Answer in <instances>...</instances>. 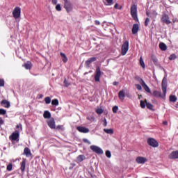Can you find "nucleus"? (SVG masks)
I'll use <instances>...</instances> for the list:
<instances>
[{"mask_svg":"<svg viewBox=\"0 0 178 178\" xmlns=\"http://www.w3.org/2000/svg\"><path fill=\"white\" fill-rule=\"evenodd\" d=\"M131 15L135 22H138V17L137 16V6L134 4L131 7Z\"/></svg>","mask_w":178,"mask_h":178,"instance_id":"nucleus-1","label":"nucleus"},{"mask_svg":"<svg viewBox=\"0 0 178 178\" xmlns=\"http://www.w3.org/2000/svg\"><path fill=\"white\" fill-rule=\"evenodd\" d=\"M147 144H149L150 147H153V148H157V147H159L158 141L152 138L147 139Z\"/></svg>","mask_w":178,"mask_h":178,"instance_id":"nucleus-2","label":"nucleus"},{"mask_svg":"<svg viewBox=\"0 0 178 178\" xmlns=\"http://www.w3.org/2000/svg\"><path fill=\"white\" fill-rule=\"evenodd\" d=\"M90 149H92L93 152H95V154H98V155H102L104 154V150H102L101 147L96 145L90 146Z\"/></svg>","mask_w":178,"mask_h":178,"instance_id":"nucleus-3","label":"nucleus"},{"mask_svg":"<svg viewBox=\"0 0 178 178\" xmlns=\"http://www.w3.org/2000/svg\"><path fill=\"white\" fill-rule=\"evenodd\" d=\"M128 51H129V41L126 40L122 46V51H121L122 55V56L126 55Z\"/></svg>","mask_w":178,"mask_h":178,"instance_id":"nucleus-4","label":"nucleus"},{"mask_svg":"<svg viewBox=\"0 0 178 178\" xmlns=\"http://www.w3.org/2000/svg\"><path fill=\"white\" fill-rule=\"evenodd\" d=\"M64 8L67 12V13H69V12H72V10H73V6H72V3H70L67 0H64Z\"/></svg>","mask_w":178,"mask_h":178,"instance_id":"nucleus-5","label":"nucleus"},{"mask_svg":"<svg viewBox=\"0 0 178 178\" xmlns=\"http://www.w3.org/2000/svg\"><path fill=\"white\" fill-rule=\"evenodd\" d=\"M22 12V9L20 7H15V9L13 11V16L15 19H19L20 17V13Z\"/></svg>","mask_w":178,"mask_h":178,"instance_id":"nucleus-6","label":"nucleus"},{"mask_svg":"<svg viewBox=\"0 0 178 178\" xmlns=\"http://www.w3.org/2000/svg\"><path fill=\"white\" fill-rule=\"evenodd\" d=\"M20 138V134L17 131L13 132L12 135L9 136L10 140L11 141H19V138Z\"/></svg>","mask_w":178,"mask_h":178,"instance_id":"nucleus-7","label":"nucleus"},{"mask_svg":"<svg viewBox=\"0 0 178 178\" xmlns=\"http://www.w3.org/2000/svg\"><path fill=\"white\" fill-rule=\"evenodd\" d=\"M100 79H101V68H99V67H97L96 68V72L95 74V81H96V83H99Z\"/></svg>","mask_w":178,"mask_h":178,"instance_id":"nucleus-8","label":"nucleus"},{"mask_svg":"<svg viewBox=\"0 0 178 178\" xmlns=\"http://www.w3.org/2000/svg\"><path fill=\"white\" fill-rule=\"evenodd\" d=\"M166 88H168V79L164 77L162 80V91L163 94H166Z\"/></svg>","mask_w":178,"mask_h":178,"instance_id":"nucleus-9","label":"nucleus"},{"mask_svg":"<svg viewBox=\"0 0 178 178\" xmlns=\"http://www.w3.org/2000/svg\"><path fill=\"white\" fill-rule=\"evenodd\" d=\"M136 161L137 162V163L144 165V163H145V162H148V159L145 157L138 156L136 159Z\"/></svg>","mask_w":178,"mask_h":178,"instance_id":"nucleus-10","label":"nucleus"},{"mask_svg":"<svg viewBox=\"0 0 178 178\" xmlns=\"http://www.w3.org/2000/svg\"><path fill=\"white\" fill-rule=\"evenodd\" d=\"M153 95L154 97H155L156 98H162L163 99H165V98H166V94H164L162 95V94L161 93V92L158 91V90H154L153 92Z\"/></svg>","mask_w":178,"mask_h":178,"instance_id":"nucleus-11","label":"nucleus"},{"mask_svg":"<svg viewBox=\"0 0 178 178\" xmlns=\"http://www.w3.org/2000/svg\"><path fill=\"white\" fill-rule=\"evenodd\" d=\"M161 22H163V23H165V24H170V23H172L170 22V19H169V15L166 14H163L161 17Z\"/></svg>","mask_w":178,"mask_h":178,"instance_id":"nucleus-12","label":"nucleus"},{"mask_svg":"<svg viewBox=\"0 0 178 178\" xmlns=\"http://www.w3.org/2000/svg\"><path fill=\"white\" fill-rule=\"evenodd\" d=\"M140 84L142 87H143L146 92H149V94H151V89H149V87H148V86L145 84L144 80L141 79Z\"/></svg>","mask_w":178,"mask_h":178,"instance_id":"nucleus-13","label":"nucleus"},{"mask_svg":"<svg viewBox=\"0 0 178 178\" xmlns=\"http://www.w3.org/2000/svg\"><path fill=\"white\" fill-rule=\"evenodd\" d=\"M168 158L170 159H178V150L171 152L168 156Z\"/></svg>","mask_w":178,"mask_h":178,"instance_id":"nucleus-14","label":"nucleus"},{"mask_svg":"<svg viewBox=\"0 0 178 178\" xmlns=\"http://www.w3.org/2000/svg\"><path fill=\"white\" fill-rule=\"evenodd\" d=\"M47 124L50 127V129H55L56 126L55 125V120L54 118H51L47 121Z\"/></svg>","mask_w":178,"mask_h":178,"instance_id":"nucleus-15","label":"nucleus"},{"mask_svg":"<svg viewBox=\"0 0 178 178\" xmlns=\"http://www.w3.org/2000/svg\"><path fill=\"white\" fill-rule=\"evenodd\" d=\"M76 129L80 133H88V131H90V129L88 128L84 127H77Z\"/></svg>","mask_w":178,"mask_h":178,"instance_id":"nucleus-16","label":"nucleus"},{"mask_svg":"<svg viewBox=\"0 0 178 178\" xmlns=\"http://www.w3.org/2000/svg\"><path fill=\"white\" fill-rule=\"evenodd\" d=\"M124 97H126L124 90H120L118 93V98H120V101H124Z\"/></svg>","mask_w":178,"mask_h":178,"instance_id":"nucleus-17","label":"nucleus"},{"mask_svg":"<svg viewBox=\"0 0 178 178\" xmlns=\"http://www.w3.org/2000/svg\"><path fill=\"white\" fill-rule=\"evenodd\" d=\"M138 24H134L132 28V33L137 34V33H138Z\"/></svg>","mask_w":178,"mask_h":178,"instance_id":"nucleus-18","label":"nucleus"},{"mask_svg":"<svg viewBox=\"0 0 178 178\" xmlns=\"http://www.w3.org/2000/svg\"><path fill=\"white\" fill-rule=\"evenodd\" d=\"M1 104L4 108H10V102L7 100L1 101Z\"/></svg>","mask_w":178,"mask_h":178,"instance_id":"nucleus-19","label":"nucleus"},{"mask_svg":"<svg viewBox=\"0 0 178 178\" xmlns=\"http://www.w3.org/2000/svg\"><path fill=\"white\" fill-rule=\"evenodd\" d=\"M24 155H26V156H27V158H29V156H31V151L28 147H26L24 149Z\"/></svg>","mask_w":178,"mask_h":178,"instance_id":"nucleus-20","label":"nucleus"},{"mask_svg":"<svg viewBox=\"0 0 178 178\" xmlns=\"http://www.w3.org/2000/svg\"><path fill=\"white\" fill-rule=\"evenodd\" d=\"M25 169H26V159H23L22 161L21 162L20 170L22 172H24Z\"/></svg>","mask_w":178,"mask_h":178,"instance_id":"nucleus-21","label":"nucleus"},{"mask_svg":"<svg viewBox=\"0 0 178 178\" xmlns=\"http://www.w3.org/2000/svg\"><path fill=\"white\" fill-rule=\"evenodd\" d=\"M23 66L27 70H30V69H31L33 65L31 64V62L28 61V62L25 63Z\"/></svg>","mask_w":178,"mask_h":178,"instance_id":"nucleus-22","label":"nucleus"},{"mask_svg":"<svg viewBox=\"0 0 178 178\" xmlns=\"http://www.w3.org/2000/svg\"><path fill=\"white\" fill-rule=\"evenodd\" d=\"M86 159V156L84 155H79L76 158V162L80 163V162H83Z\"/></svg>","mask_w":178,"mask_h":178,"instance_id":"nucleus-23","label":"nucleus"},{"mask_svg":"<svg viewBox=\"0 0 178 178\" xmlns=\"http://www.w3.org/2000/svg\"><path fill=\"white\" fill-rule=\"evenodd\" d=\"M43 117L44 119H49L51 118V113L48 111L44 112Z\"/></svg>","mask_w":178,"mask_h":178,"instance_id":"nucleus-24","label":"nucleus"},{"mask_svg":"<svg viewBox=\"0 0 178 178\" xmlns=\"http://www.w3.org/2000/svg\"><path fill=\"white\" fill-rule=\"evenodd\" d=\"M159 48L160 49H161V51H166V49H168V47H166V44L163 42H161L159 44Z\"/></svg>","mask_w":178,"mask_h":178,"instance_id":"nucleus-25","label":"nucleus"},{"mask_svg":"<svg viewBox=\"0 0 178 178\" xmlns=\"http://www.w3.org/2000/svg\"><path fill=\"white\" fill-rule=\"evenodd\" d=\"M104 133H106V134H113V129H104Z\"/></svg>","mask_w":178,"mask_h":178,"instance_id":"nucleus-26","label":"nucleus"},{"mask_svg":"<svg viewBox=\"0 0 178 178\" xmlns=\"http://www.w3.org/2000/svg\"><path fill=\"white\" fill-rule=\"evenodd\" d=\"M170 102H176L177 101V97L175 95H170Z\"/></svg>","mask_w":178,"mask_h":178,"instance_id":"nucleus-27","label":"nucleus"},{"mask_svg":"<svg viewBox=\"0 0 178 178\" xmlns=\"http://www.w3.org/2000/svg\"><path fill=\"white\" fill-rule=\"evenodd\" d=\"M60 56L63 58V63H66V62H67V57H66V55L63 53H60Z\"/></svg>","mask_w":178,"mask_h":178,"instance_id":"nucleus-28","label":"nucleus"},{"mask_svg":"<svg viewBox=\"0 0 178 178\" xmlns=\"http://www.w3.org/2000/svg\"><path fill=\"white\" fill-rule=\"evenodd\" d=\"M51 104L54 106H58L59 105V101L57 99H54L51 101Z\"/></svg>","mask_w":178,"mask_h":178,"instance_id":"nucleus-29","label":"nucleus"},{"mask_svg":"<svg viewBox=\"0 0 178 178\" xmlns=\"http://www.w3.org/2000/svg\"><path fill=\"white\" fill-rule=\"evenodd\" d=\"M145 104L147 109H152L154 108V106L151 103H148L147 99H145Z\"/></svg>","mask_w":178,"mask_h":178,"instance_id":"nucleus-30","label":"nucleus"},{"mask_svg":"<svg viewBox=\"0 0 178 178\" xmlns=\"http://www.w3.org/2000/svg\"><path fill=\"white\" fill-rule=\"evenodd\" d=\"M140 65L142 66L143 69H145V63H144V60H143V57L140 58Z\"/></svg>","mask_w":178,"mask_h":178,"instance_id":"nucleus-31","label":"nucleus"},{"mask_svg":"<svg viewBox=\"0 0 178 178\" xmlns=\"http://www.w3.org/2000/svg\"><path fill=\"white\" fill-rule=\"evenodd\" d=\"M177 58V56H176V54H171L169 56V60H175V59H176Z\"/></svg>","mask_w":178,"mask_h":178,"instance_id":"nucleus-32","label":"nucleus"},{"mask_svg":"<svg viewBox=\"0 0 178 178\" xmlns=\"http://www.w3.org/2000/svg\"><path fill=\"white\" fill-rule=\"evenodd\" d=\"M118 111H119V107L118 106H115L113 107V113H118Z\"/></svg>","mask_w":178,"mask_h":178,"instance_id":"nucleus-33","label":"nucleus"},{"mask_svg":"<svg viewBox=\"0 0 178 178\" xmlns=\"http://www.w3.org/2000/svg\"><path fill=\"white\" fill-rule=\"evenodd\" d=\"M157 15H158V13H156V11L154 10L152 12L151 17H153V19H155V17H156Z\"/></svg>","mask_w":178,"mask_h":178,"instance_id":"nucleus-34","label":"nucleus"},{"mask_svg":"<svg viewBox=\"0 0 178 178\" xmlns=\"http://www.w3.org/2000/svg\"><path fill=\"white\" fill-rule=\"evenodd\" d=\"M44 102H46V104H51V97H45Z\"/></svg>","mask_w":178,"mask_h":178,"instance_id":"nucleus-35","label":"nucleus"},{"mask_svg":"<svg viewBox=\"0 0 178 178\" xmlns=\"http://www.w3.org/2000/svg\"><path fill=\"white\" fill-rule=\"evenodd\" d=\"M145 102L144 101H143V100H141L140 101V107L143 108V109H144L145 108Z\"/></svg>","mask_w":178,"mask_h":178,"instance_id":"nucleus-36","label":"nucleus"},{"mask_svg":"<svg viewBox=\"0 0 178 178\" xmlns=\"http://www.w3.org/2000/svg\"><path fill=\"white\" fill-rule=\"evenodd\" d=\"M106 156H107V158H111L112 154L111 153V151H106Z\"/></svg>","mask_w":178,"mask_h":178,"instance_id":"nucleus-37","label":"nucleus"},{"mask_svg":"<svg viewBox=\"0 0 178 178\" xmlns=\"http://www.w3.org/2000/svg\"><path fill=\"white\" fill-rule=\"evenodd\" d=\"M96 112L98 115H102V113H104V110L102 108H97Z\"/></svg>","mask_w":178,"mask_h":178,"instance_id":"nucleus-38","label":"nucleus"},{"mask_svg":"<svg viewBox=\"0 0 178 178\" xmlns=\"http://www.w3.org/2000/svg\"><path fill=\"white\" fill-rule=\"evenodd\" d=\"M56 10H58V12H60L62 10V8L60 7V4H57L56 6Z\"/></svg>","mask_w":178,"mask_h":178,"instance_id":"nucleus-39","label":"nucleus"},{"mask_svg":"<svg viewBox=\"0 0 178 178\" xmlns=\"http://www.w3.org/2000/svg\"><path fill=\"white\" fill-rule=\"evenodd\" d=\"M0 115H6V111L3 108H0Z\"/></svg>","mask_w":178,"mask_h":178,"instance_id":"nucleus-40","label":"nucleus"},{"mask_svg":"<svg viewBox=\"0 0 178 178\" xmlns=\"http://www.w3.org/2000/svg\"><path fill=\"white\" fill-rule=\"evenodd\" d=\"M152 60L154 63H156V62H158V59L156 58V57H155L154 56H152Z\"/></svg>","mask_w":178,"mask_h":178,"instance_id":"nucleus-41","label":"nucleus"},{"mask_svg":"<svg viewBox=\"0 0 178 178\" xmlns=\"http://www.w3.org/2000/svg\"><path fill=\"white\" fill-rule=\"evenodd\" d=\"M103 122H104L103 126L104 127H106L108 126V122L106 121V118H104Z\"/></svg>","mask_w":178,"mask_h":178,"instance_id":"nucleus-42","label":"nucleus"},{"mask_svg":"<svg viewBox=\"0 0 178 178\" xmlns=\"http://www.w3.org/2000/svg\"><path fill=\"white\" fill-rule=\"evenodd\" d=\"M136 87L139 91H141V90H143V87H141L140 84H136Z\"/></svg>","mask_w":178,"mask_h":178,"instance_id":"nucleus-43","label":"nucleus"},{"mask_svg":"<svg viewBox=\"0 0 178 178\" xmlns=\"http://www.w3.org/2000/svg\"><path fill=\"white\" fill-rule=\"evenodd\" d=\"M5 86V81L3 79H0V87H3Z\"/></svg>","mask_w":178,"mask_h":178,"instance_id":"nucleus-44","label":"nucleus"},{"mask_svg":"<svg viewBox=\"0 0 178 178\" xmlns=\"http://www.w3.org/2000/svg\"><path fill=\"white\" fill-rule=\"evenodd\" d=\"M12 168H13L12 164H9V165L7 166V170H8L9 172H10V170H12Z\"/></svg>","mask_w":178,"mask_h":178,"instance_id":"nucleus-45","label":"nucleus"},{"mask_svg":"<svg viewBox=\"0 0 178 178\" xmlns=\"http://www.w3.org/2000/svg\"><path fill=\"white\" fill-rule=\"evenodd\" d=\"M149 23V18H146L145 21V26H148Z\"/></svg>","mask_w":178,"mask_h":178,"instance_id":"nucleus-46","label":"nucleus"},{"mask_svg":"<svg viewBox=\"0 0 178 178\" xmlns=\"http://www.w3.org/2000/svg\"><path fill=\"white\" fill-rule=\"evenodd\" d=\"M95 60H97V58L95 57H92L90 59V62H95Z\"/></svg>","mask_w":178,"mask_h":178,"instance_id":"nucleus-47","label":"nucleus"},{"mask_svg":"<svg viewBox=\"0 0 178 178\" xmlns=\"http://www.w3.org/2000/svg\"><path fill=\"white\" fill-rule=\"evenodd\" d=\"M64 84L65 87H69V83H67V81H66V79L64 80Z\"/></svg>","mask_w":178,"mask_h":178,"instance_id":"nucleus-48","label":"nucleus"},{"mask_svg":"<svg viewBox=\"0 0 178 178\" xmlns=\"http://www.w3.org/2000/svg\"><path fill=\"white\" fill-rule=\"evenodd\" d=\"M107 3H108L109 5H112V3L113 2V0H106Z\"/></svg>","mask_w":178,"mask_h":178,"instance_id":"nucleus-49","label":"nucleus"},{"mask_svg":"<svg viewBox=\"0 0 178 178\" xmlns=\"http://www.w3.org/2000/svg\"><path fill=\"white\" fill-rule=\"evenodd\" d=\"M95 24H96L97 26H99L101 24V22H99V21H98V20H95Z\"/></svg>","mask_w":178,"mask_h":178,"instance_id":"nucleus-50","label":"nucleus"},{"mask_svg":"<svg viewBox=\"0 0 178 178\" xmlns=\"http://www.w3.org/2000/svg\"><path fill=\"white\" fill-rule=\"evenodd\" d=\"M86 66L87 67H89V66H90V60H88L86 62Z\"/></svg>","mask_w":178,"mask_h":178,"instance_id":"nucleus-51","label":"nucleus"},{"mask_svg":"<svg viewBox=\"0 0 178 178\" xmlns=\"http://www.w3.org/2000/svg\"><path fill=\"white\" fill-rule=\"evenodd\" d=\"M53 5H56L58 3V0H51Z\"/></svg>","mask_w":178,"mask_h":178,"instance_id":"nucleus-52","label":"nucleus"},{"mask_svg":"<svg viewBox=\"0 0 178 178\" xmlns=\"http://www.w3.org/2000/svg\"><path fill=\"white\" fill-rule=\"evenodd\" d=\"M0 124H3V120L2 118H0Z\"/></svg>","mask_w":178,"mask_h":178,"instance_id":"nucleus-53","label":"nucleus"},{"mask_svg":"<svg viewBox=\"0 0 178 178\" xmlns=\"http://www.w3.org/2000/svg\"><path fill=\"white\" fill-rule=\"evenodd\" d=\"M113 84L114 86H118V85H119V82L115 81V82L113 83Z\"/></svg>","mask_w":178,"mask_h":178,"instance_id":"nucleus-54","label":"nucleus"},{"mask_svg":"<svg viewBox=\"0 0 178 178\" xmlns=\"http://www.w3.org/2000/svg\"><path fill=\"white\" fill-rule=\"evenodd\" d=\"M163 124H164V126H167L168 125V121H163Z\"/></svg>","mask_w":178,"mask_h":178,"instance_id":"nucleus-55","label":"nucleus"},{"mask_svg":"<svg viewBox=\"0 0 178 178\" xmlns=\"http://www.w3.org/2000/svg\"><path fill=\"white\" fill-rule=\"evenodd\" d=\"M127 97H128V98H129V99H131V95H130V94H127Z\"/></svg>","mask_w":178,"mask_h":178,"instance_id":"nucleus-56","label":"nucleus"},{"mask_svg":"<svg viewBox=\"0 0 178 178\" xmlns=\"http://www.w3.org/2000/svg\"><path fill=\"white\" fill-rule=\"evenodd\" d=\"M83 140V143H88V139L84 138Z\"/></svg>","mask_w":178,"mask_h":178,"instance_id":"nucleus-57","label":"nucleus"},{"mask_svg":"<svg viewBox=\"0 0 178 178\" xmlns=\"http://www.w3.org/2000/svg\"><path fill=\"white\" fill-rule=\"evenodd\" d=\"M19 127H21V130H22V124H18V125H17V129H19Z\"/></svg>","mask_w":178,"mask_h":178,"instance_id":"nucleus-58","label":"nucleus"},{"mask_svg":"<svg viewBox=\"0 0 178 178\" xmlns=\"http://www.w3.org/2000/svg\"><path fill=\"white\" fill-rule=\"evenodd\" d=\"M60 127H62V126L58 125V126L57 127V129H60Z\"/></svg>","mask_w":178,"mask_h":178,"instance_id":"nucleus-59","label":"nucleus"},{"mask_svg":"<svg viewBox=\"0 0 178 178\" xmlns=\"http://www.w3.org/2000/svg\"><path fill=\"white\" fill-rule=\"evenodd\" d=\"M146 15H147V16H149V13L147 12Z\"/></svg>","mask_w":178,"mask_h":178,"instance_id":"nucleus-60","label":"nucleus"},{"mask_svg":"<svg viewBox=\"0 0 178 178\" xmlns=\"http://www.w3.org/2000/svg\"><path fill=\"white\" fill-rule=\"evenodd\" d=\"M91 120H95V118L94 117H92V118H91Z\"/></svg>","mask_w":178,"mask_h":178,"instance_id":"nucleus-61","label":"nucleus"},{"mask_svg":"<svg viewBox=\"0 0 178 178\" xmlns=\"http://www.w3.org/2000/svg\"><path fill=\"white\" fill-rule=\"evenodd\" d=\"M117 7H118V4H115V8H117Z\"/></svg>","mask_w":178,"mask_h":178,"instance_id":"nucleus-62","label":"nucleus"},{"mask_svg":"<svg viewBox=\"0 0 178 178\" xmlns=\"http://www.w3.org/2000/svg\"><path fill=\"white\" fill-rule=\"evenodd\" d=\"M3 149H4V150H6V147H3Z\"/></svg>","mask_w":178,"mask_h":178,"instance_id":"nucleus-63","label":"nucleus"},{"mask_svg":"<svg viewBox=\"0 0 178 178\" xmlns=\"http://www.w3.org/2000/svg\"><path fill=\"white\" fill-rule=\"evenodd\" d=\"M140 98H141V95H139V99H140Z\"/></svg>","mask_w":178,"mask_h":178,"instance_id":"nucleus-64","label":"nucleus"}]
</instances>
